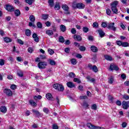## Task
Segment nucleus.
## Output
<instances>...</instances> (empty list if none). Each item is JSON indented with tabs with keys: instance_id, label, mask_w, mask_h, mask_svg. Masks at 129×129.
Returning a JSON list of instances; mask_svg holds the SVG:
<instances>
[{
	"instance_id": "obj_1",
	"label": "nucleus",
	"mask_w": 129,
	"mask_h": 129,
	"mask_svg": "<svg viewBox=\"0 0 129 129\" xmlns=\"http://www.w3.org/2000/svg\"><path fill=\"white\" fill-rule=\"evenodd\" d=\"M117 5H118V2L117 1H114L111 3L110 6L112 11L113 14H118V10H117Z\"/></svg>"
},
{
	"instance_id": "obj_2",
	"label": "nucleus",
	"mask_w": 129,
	"mask_h": 129,
	"mask_svg": "<svg viewBox=\"0 0 129 129\" xmlns=\"http://www.w3.org/2000/svg\"><path fill=\"white\" fill-rule=\"evenodd\" d=\"M53 88L57 90V91H59V92H63L64 90H65V88H64V86L60 84H54L53 85Z\"/></svg>"
},
{
	"instance_id": "obj_3",
	"label": "nucleus",
	"mask_w": 129,
	"mask_h": 129,
	"mask_svg": "<svg viewBox=\"0 0 129 129\" xmlns=\"http://www.w3.org/2000/svg\"><path fill=\"white\" fill-rule=\"evenodd\" d=\"M72 7L73 9H79V10H83L85 8V5L83 3H76L75 2L73 3Z\"/></svg>"
},
{
	"instance_id": "obj_4",
	"label": "nucleus",
	"mask_w": 129,
	"mask_h": 129,
	"mask_svg": "<svg viewBox=\"0 0 129 129\" xmlns=\"http://www.w3.org/2000/svg\"><path fill=\"white\" fill-rule=\"evenodd\" d=\"M86 125L87 127H89L90 129H105L104 127H101L99 126H95L90 122L87 123Z\"/></svg>"
},
{
	"instance_id": "obj_5",
	"label": "nucleus",
	"mask_w": 129,
	"mask_h": 129,
	"mask_svg": "<svg viewBox=\"0 0 129 129\" xmlns=\"http://www.w3.org/2000/svg\"><path fill=\"white\" fill-rule=\"evenodd\" d=\"M4 93H5L7 96H13V91L10 89H5L4 90Z\"/></svg>"
},
{
	"instance_id": "obj_6",
	"label": "nucleus",
	"mask_w": 129,
	"mask_h": 129,
	"mask_svg": "<svg viewBox=\"0 0 129 129\" xmlns=\"http://www.w3.org/2000/svg\"><path fill=\"white\" fill-rule=\"evenodd\" d=\"M122 106L123 109H128L129 108V101H123L122 102Z\"/></svg>"
},
{
	"instance_id": "obj_7",
	"label": "nucleus",
	"mask_w": 129,
	"mask_h": 129,
	"mask_svg": "<svg viewBox=\"0 0 129 129\" xmlns=\"http://www.w3.org/2000/svg\"><path fill=\"white\" fill-rule=\"evenodd\" d=\"M47 65V62L40 61L38 64V67L39 69H44V68H46Z\"/></svg>"
},
{
	"instance_id": "obj_8",
	"label": "nucleus",
	"mask_w": 129,
	"mask_h": 129,
	"mask_svg": "<svg viewBox=\"0 0 129 129\" xmlns=\"http://www.w3.org/2000/svg\"><path fill=\"white\" fill-rule=\"evenodd\" d=\"M107 28L109 29V30H112V31H114L115 32V31H116V28H115V27H114V23H109L107 25Z\"/></svg>"
},
{
	"instance_id": "obj_9",
	"label": "nucleus",
	"mask_w": 129,
	"mask_h": 129,
	"mask_svg": "<svg viewBox=\"0 0 129 129\" xmlns=\"http://www.w3.org/2000/svg\"><path fill=\"white\" fill-rule=\"evenodd\" d=\"M61 8L65 12L64 14H66L67 15H69V14H70V12L69 11V7H68V6L67 5H62L61 6Z\"/></svg>"
},
{
	"instance_id": "obj_10",
	"label": "nucleus",
	"mask_w": 129,
	"mask_h": 129,
	"mask_svg": "<svg viewBox=\"0 0 129 129\" xmlns=\"http://www.w3.org/2000/svg\"><path fill=\"white\" fill-rule=\"evenodd\" d=\"M6 9L7 11H8V12H11V13H12L15 11V7L12 5H7L6 6Z\"/></svg>"
},
{
	"instance_id": "obj_11",
	"label": "nucleus",
	"mask_w": 129,
	"mask_h": 129,
	"mask_svg": "<svg viewBox=\"0 0 129 129\" xmlns=\"http://www.w3.org/2000/svg\"><path fill=\"white\" fill-rule=\"evenodd\" d=\"M88 67L90 69L93 70L94 72H95V73L98 72V69H97V67H96V66H92L91 64H88Z\"/></svg>"
},
{
	"instance_id": "obj_12",
	"label": "nucleus",
	"mask_w": 129,
	"mask_h": 129,
	"mask_svg": "<svg viewBox=\"0 0 129 129\" xmlns=\"http://www.w3.org/2000/svg\"><path fill=\"white\" fill-rule=\"evenodd\" d=\"M119 69V68H118V67H117V66L115 65L114 63H111L110 65V70L111 71L115 70L116 71H118Z\"/></svg>"
},
{
	"instance_id": "obj_13",
	"label": "nucleus",
	"mask_w": 129,
	"mask_h": 129,
	"mask_svg": "<svg viewBox=\"0 0 129 129\" xmlns=\"http://www.w3.org/2000/svg\"><path fill=\"white\" fill-rule=\"evenodd\" d=\"M46 97L48 100H51V101H54V100H55L54 97H53V95H52L51 93L46 94Z\"/></svg>"
},
{
	"instance_id": "obj_14",
	"label": "nucleus",
	"mask_w": 129,
	"mask_h": 129,
	"mask_svg": "<svg viewBox=\"0 0 129 129\" xmlns=\"http://www.w3.org/2000/svg\"><path fill=\"white\" fill-rule=\"evenodd\" d=\"M32 112L33 113H35V114L36 115L37 117H41V116H43V114H42L39 111L36 110L34 109H32Z\"/></svg>"
},
{
	"instance_id": "obj_15",
	"label": "nucleus",
	"mask_w": 129,
	"mask_h": 129,
	"mask_svg": "<svg viewBox=\"0 0 129 129\" xmlns=\"http://www.w3.org/2000/svg\"><path fill=\"white\" fill-rule=\"evenodd\" d=\"M67 85L69 88H75V84H73L72 82H69L67 83Z\"/></svg>"
},
{
	"instance_id": "obj_16",
	"label": "nucleus",
	"mask_w": 129,
	"mask_h": 129,
	"mask_svg": "<svg viewBox=\"0 0 129 129\" xmlns=\"http://www.w3.org/2000/svg\"><path fill=\"white\" fill-rule=\"evenodd\" d=\"M32 38H33L35 42L36 43H39V37H38V35L36 33H34L32 35Z\"/></svg>"
},
{
	"instance_id": "obj_17",
	"label": "nucleus",
	"mask_w": 129,
	"mask_h": 129,
	"mask_svg": "<svg viewBox=\"0 0 129 129\" xmlns=\"http://www.w3.org/2000/svg\"><path fill=\"white\" fill-rule=\"evenodd\" d=\"M7 110H8L7 109V107H6L5 106H2L0 107V111H1V112H3V113H6Z\"/></svg>"
},
{
	"instance_id": "obj_18",
	"label": "nucleus",
	"mask_w": 129,
	"mask_h": 129,
	"mask_svg": "<svg viewBox=\"0 0 129 129\" xmlns=\"http://www.w3.org/2000/svg\"><path fill=\"white\" fill-rule=\"evenodd\" d=\"M97 32L101 38H102V37H104V35H105V33H104V32H103V30H102V29H100L97 30Z\"/></svg>"
},
{
	"instance_id": "obj_19",
	"label": "nucleus",
	"mask_w": 129,
	"mask_h": 129,
	"mask_svg": "<svg viewBox=\"0 0 129 129\" xmlns=\"http://www.w3.org/2000/svg\"><path fill=\"white\" fill-rule=\"evenodd\" d=\"M74 40H76V41H79V42H80V41L82 40V38L81 37V36H80V35H75L74 36Z\"/></svg>"
},
{
	"instance_id": "obj_20",
	"label": "nucleus",
	"mask_w": 129,
	"mask_h": 129,
	"mask_svg": "<svg viewBox=\"0 0 129 129\" xmlns=\"http://www.w3.org/2000/svg\"><path fill=\"white\" fill-rule=\"evenodd\" d=\"M91 49L92 51V52H94V53L98 51V49L97 48V47L94 45H92L91 46Z\"/></svg>"
},
{
	"instance_id": "obj_21",
	"label": "nucleus",
	"mask_w": 129,
	"mask_h": 129,
	"mask_svg": "<svg viewBox=\"0 0 129 129\" xmlns=\"http://www.w3.org/2000/svg\"><path fill=\"white\" fill-rule=\"evenodd\" d=\"M46 34L48 36H53V35H54V33H53V31L51 30H46Z\"/></svg>"
},
{
	"instance_id": "obj_22",
	"label": "nucleus",
	"mask_w": 129,
	"mask_h": 129,
	"mask_svg": "<svg viewBox=\"0 0 129 129\" xmlns=\"http://www.w3.org/2000/svg\"><path fill=\"white\" fill-rule=\"evenodd\" d=\"M83 106L84 108H89V104H88V103L85 101L83 102Z\"/></svg>"
},
{
	"instance_id": "obj_23",
	"label": "nucleus",
	"mask_w": 129,
	"mask_h": 129,
	"mask_svg": "<svg viewBox=\"0 0 129 129\" xmlns=\"http://www.w3.org/2000/svg\"><path fill=\"white\" fill-rule=\"evenodd\" d=\"M104 57L106 60H107L108 61H112V57L110 55H105Z\"/></svg>"
},
{
	"instance_id": "obj_24",
	"label": "nucleus",
	"mask_w": 129,
	"mask_h": 129,
	"mask_svg": "<svg viewBox=\"0 0 129 129\" xmlns=\"http://www.w3.org/2000/svg\"><path fill=\"white\" fill-rule=\"evenodd\" d=\"M35 2V0H25V3L29 5V6H32L33 5V3Z\"/></svg>"
},
{
	"instance_id": "obj_25",
	"label": "nucleus",
	"mask_w": 129,
	"mask_h": 129,
	"mask_svg": "<svg viewBox=\"0 0 129 129\" xmlns=\"http://www.w3.org/2000/svg\"><path fill=\"white\" fill-rule=\"evenodd\" d=\"M29 102L32 106H37V103L34 102V100H30Z\"/></svg>"
},
{
	"instance_id": "obj_26",
	"label": "nucleus",
	"mask_w": 129,
	"mask_h": 129,
	"mask_svg": "<svg viewBox=\"0 0 129 129\" xmlns=\"http://www.w3.org/2000/svg\"><path fill=\"white\" fill-rule=\"evenodd\" d=\"M29 20L32 22V23H35V21H36V18L34 15H31L29 17Z\"/></svg>"
},
{
	"instance_id": "obj_27",
	"label": "nucleus",
	"mask_w": 129,
	"mask_h": 129,
	"mask_svg": "<svg viewBox=\"0 0 129 129\" xmlns=\"http://www.w3.org/2000/svg\"><path fill=\"white\" fill-rule=\"evenodd\" d=\"M60 30L61 31V32H66V27L64 25H61L60 26Z\"/></svg>"
},
{
	"instance_id": "obj_28",
	"label": "nucleus",
	"mask_w": 129,
	"mask_h": 129,
	"mask_svg": "<svg viewBox=\"0 0 129 129\" xmlns=\"http://www.w3.org/2000/svg\"><path fill=\"white\" fill-rule=\"evenodd\" d=\"M48 3L51 8L54 7V0H48Z\"/></svg>"
},
{
	"instance_id": "obj_29",
	"label": "nucleus",
	"mask_w": 129,
	"mask_h": 129,
	"mask_svg": "<svg viewBox=\"0 0 129 129\" xmlns=\"http://www.w3.org/2000/svg\"><path fill=\"white\" fill-rule=\"evenodd\" d=\"M49 64L51 65V66H55V65H56V62L53 59H49Z\"/></svg>"
},
{
	"instance_id": "obj_30",
	"label": "nucleus",
	"mask_w": 129,
	"mask_h": 129,
	"mask_svg": "<svg viewBox=\"0 0 129 129\" xmlns=\"http://www.w3.org/2000/svg\"><path fill=\"white\" fill-rule=\"evenodd\" d=\"M31 30H29V29H27L25 31V35H26V36L27 37H30L31 36Z\"/></svg>"
},
{
	"instance_id": "obj_31",
	"label": "nucleus",
	"mask_w": 129,
	"mask_h": 129,
	"mask_svg": "<svg viewBox=\"0 0 129 129\" xmlns=\"http://www.w3.org/2000/svg\"><path fill=\"white\" fill-rule=\"evenodd\" d=\"M4 42H6V43H11L12 42V39L9 37H5L4 38Z\"/></svg>"
},
{
	"instance_id": "obj_32",
	"label": "nucleus",
	"mask_w": 129,
	"mask_h": 129,
	"mask_svg": "<svg viewBox=\"0 0 129 129\" xmlns=\"http://www.w3.org/2000/svg\"><path fill=\"white\" fill-rule=\"evenodd\" d=\"M60 7L59 3H56L54 6L55 10H56V11H59V10H60Z\"/></svg>"
},
{
	"instance_id": "obj_33",
	"label": "nucleus",
	"mask_w": 129,
	"mask_h": 129,
	"mask_svg": "<svg viewBox=\"0 0 129 129\" xmlns=\"http://www.w3.org/2000/svg\"><path fill=\"white\" fill-rule=\"evenodd\" d=\"M17 75L19 77H23L24 76V74L22 71H18L17 72Z\"/></svg>"
},
{
	"instance_id": "obj_34",
	"label": "nucleus",
	"mask_w": 129,
	"mask_h": 129,
	"mask_svg": "<svg viewBox=\"0 0 129 129\" xmlns=\"http://www.w3.org/2000/svg\"><path fill=\"white\" fill-rule=\"evenodd\" d=\"M65 41V39H64V37L63 36H59L58 38V41L59 43H64Z\"/></svg>"
},
{
	"instance_id": "obj_35",
	"label": "nucleus",
	"mask_w": 129,
	"mask_h": 129,
	"mask_svg": "<svg viewBox=\"0 0 129 129\" xmlns=\"http://www.w3.org/2000/svg\"><path fill=\"white\" fill-rule=\"evenodd\" d=\"M122 47H129V44L127 42H122Z\"/></svg>"
},
{
	"instance_id": "obj_36",
	"label": "nucleus",
	"mask_w": 129,
	"mask_h": 129,
	"mask_svg": "<svg viewBox=\"0 0 129 129\" xmlns=\"http://www.w3.org/2000/svg\"><path fill=\"white\" fill-rule=\"evenodd\" d=\"M33 98L35 100H37V99H42V96L41 95H38V96H34L33 97Z\"/></svg>"
},
{
	"instance_id": "obj_37",
	"label": "nucleus",
	"mask_w": 129,
	"mask_h": 129,
	"mask_svg": "<svg viewBox=\"0 0 129 129\" xmlns=\"http://www.w3.org/2000/svg\"><path fill=\"white\" fill-rule=\"evenodd\" d=\"M83 31L84 33H88V32H89V29L87 27H84L83 28Z\"/></svg>"
},
{
	"instance_id": "obj_38",
	"label": "nucleus",
	"mask_w": 129,
	"mask_h": 129,
	"mask_svg": "<svg viewBox=\"0 0 129 129\" xmlns=\"http://www.w3.org/2000/svg\"><path fill=\"white\" fill-rule=\"evenodd\" d=\"M15 15L16 17H19V16H20V15H21V12L19 10H16L15 11Z\"/></svg>"
},
{
	"instance_id": "obj_39",
	"label": "nucleus",
	"mask_w": 129,
	"mask_h": 129,
	"mask_svg": "<svg viewBox=\"0 0 129 129\" xmlns=\"http://www.w3.org/2000/svg\"><path fill=\"white\" fill-rule=\"evenodd\" d=\"M69 76L70 78H75V74H74V73H72V72L69 73Z\"/></svg>"
},
{
	"instance_id": "obj_40",
	"label": "nucleus",
	"mask_w": 129,
	"mask_h": 129,
	"mask_svg": "<svg viewBox=\"0 0 129 129\" xmlns=\"http://www.w3.org/2000/svg\"><path fill=\"white\" fill-rule=\"evenodd\" d=\"M10 88L12 89V90H16V89H17V85L15 84L11 85Z\"/></svg>"
},
{
	"instance_id": "obj_41",
	"label": "nucleus",
	"mask_w": 129,
	"mask_h": 129,
	"mask_svg": "<svg viewBox=\"0 0 129 129\" xmlns=\"http://www.w3.org/2000/svg\"><path fill=\"white\" fill-rule=\"evenodd\" d=\"M71 61L72 64H73V65H76V64H77V61L75 58L72 59Z\"/></svg>"
},
{
	"instance_id": "obj_42",
	"label": "nucleus",
	"mask_w": 129,
	"mask_h": 129,
	"mask_svg": "<svg viewBox=\"0 0 129 129\" xmlns=\"http://www.w3.org/2000/svg\"><path fill=\"white\" fill-rule=\"evenodd\" d=\"M122 98H123V99H124L125 100H128L129 96L126 94L123 95Z\"/></svg>"
},
{
	"instance_id": "obj_43",
	"label": "nucleus",
	"mask_w": 129,
	"mask_h": 129,
	"mask_svg": "<svg viewBox=\"0 0 129 129\" xmlns=\"http://www.w3.org/2000/svg\"><path fill=\"white\" fill-rule=\"evenodd\" d=\"M43 110L45 112V113H46V114H48V113L50 112V111H49V109L46 107H44Z\"/></svg>"
},
{
	"instance_id": "obj_44",
	"label": "nucleus",
	"mask_w": 129,
	"mask_h": 129,
	"mask_svg": "<svg viewBox=\"0 0 129 129\" xmlns=\"http://www.w3.org/2000/svg\"><path fill=\"white\" fill-rule=\"evenodd\" d=\"M48 52L49 53V54H50V55H53V54L55 53V52L54 51V50H53V49H50V48L48 49Z\"/></svg>"
},
{
	"instance_id": "obj_45",
	"label": "nucleus",
	"mask_w": 129,
	"mask_h": 129,
	"mask_svg": "<svg viewBox=\"0 0 129 129\" xmlns=\"http://www.w3.org/2000/svg\"><path fill=\"white\" fill-rule=\"evenodd\" d=\"M92 109H94V110H97V105L96 104H93L91 106Z\"/></svg>"
},
{
	"instance_id": "obj_46",
	"label": "nucleus",
	"mask_w": 129,
	"mask_h": 129,
	"mask_svg": "<svg viewBox=\"0 0 129 129\" xmlns=\"http://www.w3.org/2000/svg\"><path fill=\"white\" fill-rule=\"evenodd\" d=\"M37 28H38L39 29H42L43 27V25H42V23H41V22H37Z\"/></svg>"
},
{
	"instance_id": "obj_47",
	"label": "nucleus",
	"mask_w": 129,
	"mask_h": 129,
	"mask_svg": "<svg viewBox=\"0 0 129 129\" xmlns=\"http://www.w3.org/2000/svg\"><path fill=\"white\" fill-rule=\"evenodd\" d=\"M116 105H118V106H121V101L119 100H117L116 101Z\"/></svg>"
},
{
	"instance_id": "obj_48",
	"label": "nucleus",
	"mask_w": 129,
	"mask_h": 129,
	"mask_svg": "<svg viewBox=\"0 0 129 129\" xmlns=\"http://www.w3.org/2000/svg\"><path fill=\"white\" fill-rule=\"evenodd\" d=\"M122 43V42L120 40H117L116 41V44L118 45V46H121Z\"/></svg>"
},
{
	"instance_id": "obj_49",
	"label": "nucleus",
	"mask_w": 129,
	"mask_h": 129,
	"mask_svg": "<svg viewBox=\"0 0 129 129\" xmlns=\"http://www.w3.org/2000/svg\"><path fill=\"white\" fill-rule=\"evenodd\" d=\"M52 129H59V126L56 123L52 124Z\"/></svg>"
},
{
	"instance_id": "obj_50",
	"label": "nucleus",
	"mask_w": 129,
	"mask_h": 129,
	"mask_svg": "<svg viewBox=\"0 0 129 129\" xmlns=\"http://www.w3.org/2000/svg\"><path fill=\"white\" fill-rule=\"evenodd\" d=\"M28 53H33V52H34V49H33L32 47H29L28 49Z\"/></svg>"
},
{
	"instance_id": "obj_51",
	"label": "nucleus",
	"mask_w": 129,
	"mask_h": 129,
	"mask_svg": "<svg viewBox=\"0 0 129 129\" xmlns=\"http://www.w3.org/2000/svg\"><path fill=\"white\" fill-rule=\"evenodd\" d=\"M106 14L108 16H110V14H111V11H110V9H107L106 10Z\"/></svg>"
},
{
	"instance_id": "obj_52",
	"label": "nucleus",
	"mask_w": 129,
	"mask_h": 129,
	"mask_svg": "<svg viewBox=\"0 0 129 129\" xmlns=\"http://www.w3.org/2000/svg\"><path fill=\"white\" fill-rule=\"evenodd\" d=\"M79 90H80V91H84V90L83 89V86L82 85H80L78 87Z\"/></svg>"
},
{
	"instance_id": "obj_53",
	"label": "nucleus",
	"mask_w": 129,
	"mask_h": 129,
	"mask_svg": "<svg viewBox=\"0 0 129 129\" xmlns=\"http://www.w3.org/2000/svg\"><path fill=\"white\" fill-rule=\"evenodd\" d=\"M93 28H98V23H97V22H94L93 24Z\"/></svg>"
},
{
	"instance_id": "obj_54",
	"label": "nucleus",
	"mask_w": 129,
	"mask_h": 129,
	"mask_svg": "<svg viewBox=\"0 0 129 129\" xmlns=\"http://www.w3.org/2000/svg\"><path fill=\"white\" fill-rule=\"evenodd\" d=\"M51 30L53 31V32H57V27L52 26L51 27Z\"/></svg>"
},
{
	"instance_id": "obj_55",
	"label": "nucleus",
	"mask_w": 129,
	"mask_h": 129,
	"mask_svg": "<svg viewBox=\"0 0 129 129\" xmlns=\"http://www.w3.org/2000/svg\"><path fill=\"white\" fill-rule=\"evenodd\" d=\"M17 42L18 43H19V44H20L21 45H24V42L21 39H17Z\"/></svg>"
},
{
	"instance_id": "obj_56",
	"label": "nucleus",
	"mask_w": 129,
	"mask_h": 129,
	"mask_svg": "<svg viewBox=\"0 0 129 129\" xmlns=\"http://www.w3.org/2000/svg\"><path fill=\"white\" fill-rule=\"evenodd\" d=\"M71 32L72 34H76V29H75V28H72L71 30Z\"/></svg>"
},
{
	"instance_id": "obj_57",
	"label": "nucleus",
	"mask_w": 129,
	"mask_h": 129,
	"mask_svg": "<svg viewBox=\"0 0 129 129\" xmlns=\"http://www.w3.org/2000/svg\"><path fill=\"white\" fill-rule=\"evenodd\" d=\"M42 19L43 20H47L48 19V15L44 14L42 15Z\"/></svg>"
},
{
	"instance_id": "obj_58",
	"label": "nucleus",
	"mask_w": 129,
	"mask_h": 129,
	"mask_svg": "<svg viewBox=\"0 0 129 129\" xmlns=\"http://www.w3.org/2000/svg\"><path fill=\"white\" fill-rule=\"evenodd\" d=\"M102 27L103 28H106L107 27V24L105 22H103L102 23Z\"/></svg>"
},
{
	"instance_id": "obj_59",
	"label": "nucleus",
	"mask_w": 129,
	"mask_h": 129,
	"mask_svg": "<svg viewBox=\"0 0 129 129\" xmlns=\"http://www.w3.org/2000/svg\"><path fill=\"white\" fill-rule=\"evenodd\" d=\"M0 65L1 66L5 65V60H4V59H0Z\"/></svg>"
},
{
	"instance_id": "obj_60",
	"label": "nucleus",
	"mask_w": 129,
	"mask_h": 129,
	"mask_svg": "<svg viewBox=\"0 0 129 129\" xmlns=\"http://www.w3.org/2000/svg\"><path fill=\"white\" fill-rule=\"evenodd\" d=\"M85 47L83 46H81L80 47V51H85Z\"/></svg>"
},
{
	"instance_id": "obj_61",
	"label": "nucleus",
	"mask_w": 129,
	"mask_h": 129,
	"mask_svg": "<svg viewBox=\"0 0 129 129\" xmlns=\"http://www.w3.org/2000/svg\"><path fill=\"white\" fill-rule=\"evenodd\" d=\"M126 125H127V123L125 122H123L122 123V127L124 128L126 127Z\"/></svg>"
},
{
	"instance_id": "obj_62",
	"label": "nucleus",
	"mask_w": 129,
	"mask_h": 129,
	"mask_svg": "<svg viewBox=\"0 0 129 129\" xmlns=\"http://www.w3.org/2000/svg\"><path fill=\"white\" fill-rule=\"evenodd\" d=\"M14 3L16 5H17V6H20L21 5L19 0H14Z\"/></svg>"
},
{
	"instance_id": "obj_63",
	"label": "nucleus",
	"mask_w": 129,
	"mask_h": 129,
	"mask_svg": "<svg viewBox=\"0 0 129 129\" xmlns=\"http://www.w3.org/2000/svg\"><path fill=\"white\" fill-rule=\"evenodd\" d=\"M80 99H86V98H87V96H80Z\"/></svg>"
},
{
	"instance_id": "obj_64",
	"label": "nucleus",
	"mask_w": 129,
	"mask_h": 129,
	"mask_svg": "<svg viewBox=\"0 0 129 129\" xmlns=\"http://www.w3.org/2000/svg\"><path fill=\"white\" fill-rule=\"evenodd\" d=\"M88 39L89 40V41H93V36H89L88 37Z\"/></svg>"
}]
</instances>
